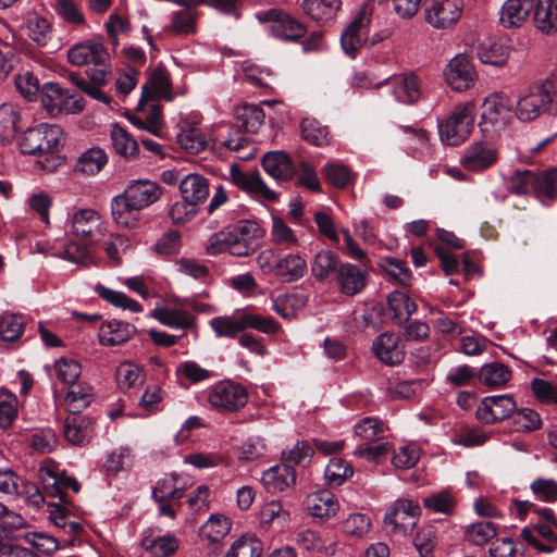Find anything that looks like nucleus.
Returning <instances> with one entry per match:
<instances>
[{"instance_id":"nucleus-1","label":"nucleus","mask_w":557,"mask_h":557,"mask_svg":"<svg viewBox=\"0 0 557 557\" xmlns=\"http://www.w3.org/2000/svg\"><path fill=\"white\" fill-rule=\"evenodd\" d=\"M163 195V188L148 178L132 180L124 190L111 200V215L116 225L136 228L140 221V211L156 203Z\"/></svg>"},{"instance_id":"nucleus-2","label":"nucleus","mask_w":557,"mask_h":557,"mask_svg":"<svg viewBox=\"0 0 557 557\" xmlns=\"http://www.w3.org/2000/svg\"><path fill=\"white\" fill-rule=\"evenodd\" d=\"M545 113H557V78L535 81L521 90L513 107V115L522 123L537 120Z\"/></svg>"},{"instance_id":"nucleus-3","label":"nucleus","mask_w":557,"mask_h":557,"mask_svg":"<svg viewBox=\"0 0 557 557\" xmlns=\"http://www.w3.org/2000/svg\"><path fill=\"white\" fill-rule=\"evenodd\" d=\"M67 59L76 66L91 65L86 74L90 81L98 85H106L111 74L109 53L103 45L95 40H87L73 46L67 51Z\"/></svg>"},{"instance_id":"nucleus-4","label":"nucleus","mask_w":557,"mask_h":557,"mask_svg":"<svg viewBox=\"0 0 557 557\" xmlns=\"http://www.w3.org/2000/svg\"><path fill=\"white\" fill-rule=\"evenodd\" d=\"M475 113L474 101L457 104L447 119L438 125L441 140L448 146H458L463 143L473 129Z\"/></svg>"},{"instance_id":"nucleus-5","label":"nucleus","mask_w":557,"mask_h":557,"mask_svg":"<svg viewBox=\"0 0 557 557\" xmlns=\"http://www.w3.org/2000/svg\"><path fill=\"white\" fill-rule=\"evenodd\" d=\"M207 399L212 409L221 413H232L246 406L248 392L239 383L223 380L208 388Z\"/></svg>"},{"instance_id":"nucleus-6","label":"nucleus","mask_w":557,"mask_h":557,"mask_svg":"<svg viewBox=\"0 0 557 557\" xmlns=\"http://www.w3.org/2000/svg\"><path fill=\"white\" fill-rule=\"evenodd\" d=\"M513 116V106L504 92H492L483 99L479 126L484 133L504 128Z\"/></svg>"},{"instance_id":"nucleus-7","label":"nucleus","mask_w":557,"mask_h":557,"mask_svg":"<svg viewBox=\"0 0 557 557\" xmlns=\"http://www.w3.org/2000/svg\"><path fill=\"white\" fill-rule=\"evenodd\" d=\"M63 131L54 124H39L28 128L20 141L24 154H44L52 152L61 143Z\"/></svg>"},{"instance_id":"nucleus-8","label":"nucleus","mask_w":557,"mask_h":557,"mask_svg":"<svg viewBox=\"0 0 557 557\" xmlns=\"http://www.w3.org/2000/svg\"><path fill=\"white\" fill-rule=\"evenodd\" d=\"M41 104L51 116L60 114H77L85 108L83 97L71 94L59 84L46 83L41 88Z\"/></svg>"},{"instance_id":"nucleus-9","label":"nucleus","mask_w":557,"mask_h":557,"mask_svg":"<svg viewBox=\"0 0 557 557\" xmlns=\"http://www.w3.org/2000/svg\"><path fill=\"white\" fill-rule=\"evenodd\" d=\"M67 222L71 226V234L85 243H98L106 234V222L94 209L74 210L69 213Z\"/></svg>"},{"instance_id":"nucleus-10","label":"nucleus","mask_w":557,"mask_h":557,"mask_svg":"<svg viewBox=\"0 0 557 557\" xmlns=\"http://www.w3.org/2000/svg\"><path fill=\"white\" fill-rule=\"evenodd\" d=\"M466 45L476 51L478 59L488 65L504 66L512 50L511 37H470Z\"/></svg>"},{"instance_id":"nucleus-11","label":"nucleus","mask_w":557,"mask_h":557,"mask_svg":"<svg viewBox=\"0 0 557 557\" xmlns=\"http://www.w3.org/2000/svg\"><path fill=\"white\" fill-rule=\"evenodd\" d=\"M420 507L410 499L395 500L384 516V524L395 535L410 534L418 521Z\"/></svg>"},{"instance_id":"nucleus-12","label":"nucleus","mask_w":557,"mask_h":557,"mask_svg":"<svg viewBox=\"0 0 557 557\" xmlns=\"http://www.w3.org/2000/svg\"><path fill=\"white\" fill-rule=\"evenodd\" d=\"M255 16L263 26V30L272 33V35H287L288 33L306 35L308 33V28L301 21L280 8L259 11Z\"/></svg>"},{"instance_id":"nucleus-13","label":"nucleus","mask_w":557,"mask_h":557,"mask_svg":"<svg viewBox=\"0 0 557 557\" xmlns=\"http://www.w3.org/2000/svg\"><path fill=\"white\" fill-rule=\"evenodd\" d=\"M446 84L457 92H463L474 87L478 73L470 58L458 53L449 60L443 72Z\"/></svg>"},{"instance_id":"nucleus-14","label":"nucleus","mask_w":557,"mask_h":557,"mask_svg":"<svg viewBox=\"0 0 557 557\" xmlns=\"http://www.w3.org/2000/svg\"><path fill=\"white\" fill-rule=\"evenodd\" d=\"M231 238V255L246 257L253 253L260 244L262 231L255 221H239L228 226Z\"/></svg>"},{"instance_id":"nucleus-15","label":"nucleus","mask_w":557,"mask_h":557,"mask_svg":"<svg viewBox=\"0 0 557 557\" xmlns=\"http://www.w3.org/2000/svg\"><path fill=\"white\" fill-rule=\"evenodd\" d=\"M517 411V403L510 394L484 397L479 404L475 416L486 424L508 419Z\"/></svg>"},{"instance_id":"nucleus-16","label":"nucleus","mask_w":557,"mask_h":557,"mask_svg":"<svg viewBox=\"0 0 557 557\" xmlns=\"http://www.w3.org/2000/svg\"><path fill=\"white\" fill-rule=\"evenodd\" d=\"M463 0H429L426 22L438 29H448L461 17Z\"/></svg>"},{"instance_id":"nucleus-17","label":"nucleus","mask_w":557,"mask_h":557,"mask_svg":"<svg viewBox=\"0 0 557 557\" xmlns=\"http://www.w3.org/2000/svg\"><path fill=\"white\" fill-rule=\"evenodd\" d=\"M230 178L237 187L253 198L269 201H274L277 198L276 193L267 186L258 171L243 172L236 164H232Z\"/></svg>"},{"instance_id":"nucleus-18","label":"nucleus","mask_w":557,"mask_h":557,"mask_svg":"<svg viewBox=\"0 0 557 557\" xmlns=\"http://www.w3.org/2000/svg\"><path fill=\"white\" fill-rule=\"evenodd\" d=\"M497 160V151L490 143L479 141L470 145L463 152L460 163L463 169L481 172L492 166Z\"/></svg>"},{"instance_id":"nucleus-19","label":"nucleus","mask_w":557,"mask_h":557,"mask_svg":"<svg viewBox=\"0 0 557 557\" xmlns=\"http://www.w3.org/2000/svg\"><path fill=\"white\" fill-rule=\"evenodd\" d=\"M367 272L357 264L343 263L336 272V283L346 296L359 294L366 286Z\"/></svg>"},{"instance_id":"nucleus-20","label":"nucleus","mask_w":557,"mask_h":557,"mask_svg":"<svg viewBox=\"0 0 557 557\" xmlns=\"http://www.w3.org/2000/svg\"><path fill=\"white\" fill-rule=\"evenodd\" d=\"M305 503L308 513L322 520L334 517L339 508L335 495L327 490L309 494Z\"/></svg>"},{"instance_id":"nucleus-21","label":"nucleus","mask_w":557,"mask_h":557,"mask_svg":"<svg viewBox=\"0 0 557 557\" xmlns=\"http://www.w3.org/2000/svg\"><path fill=\"white\" fill-rule=\"evenodd\" d=\"M92 420L88 417L70 413L64 422V437L75 446L88 444L92 437Z\"/></svg>"},{"instance_id":"nucleus-22","label":"nucleus","mask_w":557,"mask_h":557,"mask_svg":"<svg viewBox=\"0 0 557 557\" xmlns=\"http://www.w3.org/2000/svg\"><path fill=\"white\" fill-rule=\"evenodd\" d=\"M261 482L270 493L283 492L295 484L296 472L289 465H275L262 473Z\"/></svg>"},{"instance_id":"nucleus-23","label":"nucleus","mask_w":557,"mask_h":557,"mask_svg":"<svg viewBox=\"0 0 557 557\" xmlns=\"http://www.w3.org/2000/svg\"><path fill=\"white\" fill-rule=\"evenodd\" d=\"M156 99H164L166 101L173 100L170 78L163 71H153L151 73L149 79L141 88L139 106L143 104V101L149 102L154 101Z\"/></svg>"},{"instance_id":"nucleus-24","label":"nucleus","mask_w":557,"mask_h":557,"mask_svg":"<svg viewBox=\"0 0 557 557\" xmlns=\"http://www.w3.org/2000/svg\"><path fill=\"white\" fill-rule=\"evenodd\" d=\"M375 356L387 366H395L403 361L404 351L398 345V337L392 333H383L373 342Z\"/></svg>"},{"instance_id":"nucleus-25","label":"nucleus","mask_w":557,"mask_h":557,"mask_svg":"<svg viewBox=\"0 0 557 557\" xmlns=\"http://www.w3.org/2000/svg\"><path fill=\"white\" fill-rule=\"evenodd\" d=\"M533 0H507L500 11V24L509 29L520 27L529 17Z\"/></svg>"},{"instance_id":"nucleus-26","label":"nucleus","mask_w":557,"mask_h":557,"mask_svg":"<svg viewBox=\"0 0 557 557\" xmlns=\"http://www.w3.org/2000/svg\"><path fill=\"white\" fill-rule=\"evenodd\" d=\"M135 332V326L127 322L110 320L101 324L98 337L102 345L115 346L127 342Z\"/></svg>"},{"instance_id":"nucleus-27","label":"nucleus","mask_w":557,"mask_h":557,"mask_svg":"<svg viewBox=\"0 0 557 557\" xmlns=\"http://www.w3.org/2000/svg\"><path fill=\"white\" fill-rule=\"evenodd\" d=\"M264 171L274 180L288 181L294 175V166L287 153L278 150L269 151L262 158Z\"/></svg>"},{"instance_id":"nucleus-28","label":"nucleus","mask_w":557,"mask_h":557,"mask_svg":"<svg viewBox=\"0 0 557 557\" xmlns=\"http://www.w3.org/2000/svg\"><path fill=\"white\" fill-rule=\"evenodd\" d=\"M208 180L197 173L187 174L180 181V191L183 199L195 206L202 203L209 196Z\"/></svg>"},{"instance_id":"nucleus-29","label":"nucleus","mask_w":557,"mask_h":557,"mask_svg":"<svg viewBox=\"0 0 557 557\" xmlns=\"http://www.w3.org/2000/svg\"><path fill=\"white\" fill-rule=\"evenodd\" d=\"M341 5V0H302V9L307 16L320 25L332 22Z\"/></svg>"},{"instance_id":"nucleus-30","label":"nucleus","mask_w":557,"mask_h":557,"mask_svg":"<svg viewBox=\"0 0 557 557\" xmlns=\"http://www.w3.org/2000/svg\"><path fill=\"white\" fill-rule=\"evenodd\" d=\"M511 370L506 364L498 361L483 364L478 373L480 383L490 389L505 387L511 380Z\"/></svg>"},{"instance_id":"nucleus-31","label":"nucleus","mask_w":557,"mask_h":557,"mask_svg":"<svg viewBox=\"0 0 557 557\" xmlns=\"http://www.w3.org/2000/svg\"><path fill=\"white\" fill-rule=\"evenodd\" d=\"M388 314L397 325L406 323L417 310V305L410 297L399 290L392 292L387 297Z\"/></svg>"},{"instance_id":"nucleus-32","label":"nucleus","mask_w":557,"mask_h":557,"mask_svg":"<svg viewBox=\"0 0 557 557\" xmlns=\"http://www.w3.org/2000/svg\"><path fill=\"white\" fill-rule=\"evenodd\" d=\"M149 317L168 327L177 330H186L193 326L195 321L191 313L181 308H156Z\"/></svg>"},{"instance_id":"nucleus-33","label":"nucleus","mask_w":557,"mask_h":557,"mask_svg":"<svg viewBox=\"0 0 557 557\" xmlns=\"http://www.w3.org/2000/svg\"><path fill=\"white\" fill-rule=\"evenodd\" d=\"M307 272V262L298 253H288L275 263V275L283 282H295Z\"/></svg>"},{"instance_id":"nucleus-34","label":"nucleus","mask_w":557,"mask_h":557,"mask_svg":"<svg viewBox=\"0 0 557 557\" xmlns=\"http://www.w3.org/2000/svg\"><path fill=\"white\" fill-rule=\"evenodd\" d=\"M94 400L91 387L84 382H76L66 386L64 405L70 413H79Z\"/></svg>"},{"instance_id":"nucleus-35","label":"nucleus","mask_w":557,"mask_h":557,"mask_svg":"<svg viewBox=\"0 0 557 557\" xmlns=\"http://www.w3.org/2000/svg\"><path fill=\"white\" fill-rule=\"evenodd\" d=\"M533 20L539 32L557 33V1L537 0Z\"/></svg>"},{"instance_id":"nucleus-36","label":"nucleus","mask_w":557,"mask_h":557,"mask_svg":"<svg viewBox=\"0 0 557 557\" xmlns=\"http://www.w3.org/2000/svg\"><path fill=\"white\" fill-rule=\"evenodd\" d=\"M400 144L408 154L413 157L423 156L429 150L428 133L422 128H413L410 126H401Z\"/></svg>"},{"instance_id":"nucleus-37","label":"nucleus","mask_w":557,"mask_h":557,"mask_svg":"<svg viewBox=\"0 0 557 557\" xmlns=\"http://www.w3.org/2000/svg\"><path fill=\"white\" fill-rule=\"evenodd\" d=\"M533 193L546 203L557 198V169H550L541 173H534Z\"/></svg>"},{"instance_id":"nucleus-38","label":"nucleus","mask_w":557,"mask_h":557,"mask_svg":"<svg viewBox=\"0 0 557 557\" xmlns=\"http://www.w3.org/2000/svg\"><path fill=\"white\" fill-rule=\"evenodd\" d=\"M107 162L106 151L99 147H92L78 157L75 171L86 175H95L102 170Z\"/></svg>"},{"instance_id":"nucleus-39","label":"nucleus","mask_w":557,"mask_h":557,"mask_svg":"<svg viewBox=\"0 0 557 557\" xmlns=\"http://www.w3.org/2000/svg\"><path fill=\"white\" fill-rule=\"evenodd\" d=\"M112 147L120 156L131 159L135 158L139 152L138 143L129 133L119 124L112 125L110 132Z\"/></svg>"},{"instance_id":"nucleus-40","label":"nucleus","mask_w":557,"mask_h":557,"mask_svg":"<svg viewBox=\"0 0 557 557\" xmlns=\"http://www.w3.org/2000/svg\"><path fill=\"white\" fill-rule=\"evenodd\" d=\"M231 521L223 515H212L200 528L199 534L210 543H218L231 530Z\"/></svg>"},{"instance_id":"nucleus-41","label":"nucleus","mask_w":557,"mask_h":557,"mask_svg":"<svg viewBox=\"0 0 557 557\" xmlns=\"http://www.w3.org/2000/svg\"><path fill=\"white\" fill-rule=\"evenodd\" d=\"M20 109L13 103H3L0 107V139L11 140L20 128Z\"/></svg>"},{"instance_id":"nucleus-42","label":"nucleus","mask_w":557,"mask_h":557,"mask_svg":"<svg viewBox=\"0 0 557 557\" xmlns=\"http://www.w3.org/2000/svg\"><path fill=\"white\" fill-rule=\"evenodd\" d=\"M210 326L218 337H236L244 329L243 313L215 317Z\"/></svg>"},{"instance_id":"nucleus-43","label":"nucleus","mask_w":557,"mask_h":557,"mask_svg":"<svg viewBox=\"0 0 557 557\" xmlns=\"http://www.w3.org/2000/svg\"><path fill=\"white\" fill-rule=\"evenodd\" d=\"M94 290L103 300L108 301L109 304L117 308L128 310L135 313L143 311V306L138 301L129 298L127 295L121 292L111 289L101 284L95 285Z\"/></svg>"},{"instance_id":"nucleus-44","label":"nucleus","mask_w":557,"mask_h":557,"mask_svg":"<svg viewBox=\"0 0 557 557\" xmlns=\"http://www.w3.org/2000/svg\"><path fill=\"white\" fill-rule=\"evenodd\" d=\"M395 99L398 102L410 104L420 97L418 79L413 74H407L395 79L393 89Z\"/></svg>"},{"instance_id":"nucleus-45","label":"nucleus","mask_w":557,"mask_h":557,"mask_svg":"<svg viewBox=\"0 0 557 557\" xmlns=\"http://www.w3.org/2000/svg\"><path fill=\"white\" fill-rule=\"evenodd\" d=\"M306 299L299 294H284L273 299L272 309L283 319L295 317L296 312L304 308Z\"/></svg>"},{"instance_id":"nucleus-46","label":"nucleus","mask_w":557,"mask_h":557,"mask_svg":"<svg viewBox=\"0 0 557 557\" xmlns=\"http://www.w3.org/2000/svg\"><path fill=\"white\" fill-rule=\"evenodd\" d=\"M497 530L494 523L488 521L474 522L467 525L465 530L466 540L476 546H483L495 539Z\"/></svg>"},{"instance_id":"nucleus-47","label":"nucleus","mask_w":557,"mask_h":557,"mask_svg":"<svg viewBox=\"0 0 557 557\" xmlns=\"http://www.w3.org/2000/svg\"><path fill=\"white\" fill-rule=\"evenodd\" d=\"M53 256L83 267L96 264L95 257L89 248L75 242H70L62 251L53 253Z\"/></svg>"},{"instance_id":"nucleus-48","label":"nucleus","mask_w":557,"mask_h":557,"mask_svg":"<svg viewBox=\"0 0 557 557\" xmlns=\"http://www.w3.org/2000/svg\"><path fill=\"white\" fill-rule=\"evenodd\" d=\"M40 476L45 484L46 494L62 499V486L74 492L79 491V483L74 478L58 480L49 469H40Z\"/></svg>"},{"instance_id":"nucleus-49","label":"nucleus","mask_w":557,"mask_h":557,"mask_svg":"<svg viewBox=\"0 0 557 557\" xmlns=\"http://www.w3.org/2000/svg\"><path fill=\"white\" fill-rule=\"evenodd\" d=\"M24 318L20 314L2 313L0 315V339L3 342H14L18 339L24 332Z\"/></svg>"},{"instance_id":"nucleus-50","label":"nucleus","mask_w":557,"mask_h":557,"mask_svg":"<svg viewBox=\"0 0 557 557\" xmlns=\"http://www.w3.org/2000/svg\"><path fill=\"white\" fill-rule=\"evenodd\" d=\"M20 401L15 394L0 389V426L2 429L10 428L18 413Z\"/></svg>"},{"instance_id":"nucleus-51","label":"nucleus","mask_w":557,"mask_h":557,"mask_svg":"<svg viewBox=\"0 0 557 557\" xmlns=\"http://www.w3.org/2000/svg\"><path fill=\"white\" fill-rule=\"evenodd\" d=\"M261 542L252 535H244L232 544L226 557H261Z\"/></svg>"},{"instance_id":"nucleus-52","label":"nucleus","mask_w":557,"mask_h":557,"mask_svg":"<svg viewBox=\"0 0 557 557\" xmlns=\"http://www.w3.org/2000/svg\"><path fill=\"white\" fill-rule=\"evenodd\" d=\"M354 471L350 465L341 458L330 459L325 467L324 478L329 485L339 486L345 480L352 475Z\"/></svg>"},{"instance_id":"nucleus-53","label":"nucleus","mask_w":557,"mask_h":557,"mask_svg":"<svg viewBox=\"0 0 557 557\" xmlns=\"http://www.w3.org/2000/svg\"><path fill=\"white\" fill-rule=\"evenodd\" d=\"M263 110L256 104H244L237 112L242 127L248 133H256L264 122Z\"/></svg>"},{"instance_id":"nucleus-54","label":"nucleus","mask_w":557,"mask_h":557,"mask_svg":"<svg viewBox=\"0 0 557 557\" xmlns=\"http://www.w3.org/2000/svg\"><path fill=\"white\" fill-rule=\"evenodd\" d=\"M176 475L169 474L159 480L152 491V497L157 503H164L172 498H181L183 496V488L176 484Z\"/></svg>"},{"instance_id":"nucleus-55","label":"nucleus","mask_w":557,"mask_h":557,"mask_svg":"<svg viewBox=\"0 0 557 557\" xmlns=\"http://www.w3.org/2000/svg\"><path fill=\"white\" fill-rule=\"evenodd\" d=\"M57 379L65 386L78 382L82 373L81 364L71 358H60L54 362Z\"/></svg>"},{"instance_id":"nucleus-56","label":"nucleus","mask_w":557,"mask_h":557,"mask_svg":"<svg viewBox=\"0 0 557 557\" xmlns=\"http://www.w3.org/2000/svg\"><path fill=\"white\" fill-rule=\"evenodd\" d=\"M221 145L228 150L236 152L237 158L240 160H250L256 153L253 144H251L239 131H235V133L227 139L221 141Z\"/></svg>"},{"instance_id":"nucleus-57","label":"nucleus","mask_w":557,"mask_h":557,"mask_svg":"<svg viewBox=\"0 0 557 557\" xmlns=\"http://www.w3.org/2000/svg\"><path fill=\"white\" fill-rule=\"evenodd\" d=\"M322 172L324 177L338 188L346 187L352 181V173L349 168L338 161L326 163Z\"/></svg>"},{"instance_id":"nucleus-58","label":"nucleus","mask_w":557,"mask_h":557,"mask_svg":"<svg viewBox=\"0 0 557 557\" xmlns=\"http://www.w3.org/2000/svg\"><path fill=\"white\" fill-rule=\"evenodd\" d=\"M301 135L306 141L314 146L322 147L329 144L326 127L313 119H304L301 121Z\"/></svg>"},{"instance_id":"nucleus-59","label":"nucleus","mask_w":557,"mask_h":557,"mask_svg":"<svg viewBox=\"0 0 557 557\" xmlns=\"http://www.w3.org/2000/svg\"><path fill=\"white\" fill-rule=\"evenodd\" d=\"M337 256L330 250L319 251L311 264L313 276L318 281H324L337 265Z\"/></svg>"},{"instance_id":"nucleus-60","label":"nucleus","mask_w":557,"mask_h":557,"mask_svg":"<svg viewBox=\"0 0 557 557\" xmlns=\"http://www.w3.org/2000/svg\"><path fill=\"white\" fill-rule=\"evenodd\" d=\"M537 513L541 520L535 525V531L547 542L557 545V518L553 509L542 508L537 510Z\"/></svg>"},{"instance_id":"nucleus-61","label":"nucleus","mask_w":557,"mask_h":557,"mask_svg":"<svg viewBox=\"0 0 557 557\" xmlns=\"http://www.w3.org/2000/svg\"><path fill=\"white\" fill-rule=\"evenodd\" d=\"M381 268L396 282L404 286H410L412 274L406 263L396 258L387 257L382 259Z\"/></svg>"},{"instance_id":"nucleus-62","label":"nucleus","mask_w":557,"mask_h":557,"mask_svg":"<svg viewBox=\"0 0 557 557\" xmlns=\"http://www.w3.org/2000/svg\"><path fill=\"white\" fill-rule=\"evenodd\" d=\"M132 460L133 455L128 447H119L113 449L106 458V471L109 474H116L129 468Z\"/></svg>"},{"instance_id":"nucleus-63","label":"nucleus","mask_w":557,"mask_h":557,"mask_svg":"<svg viewBox=\"0 0 557 557\" xmlns=\"http://www.w3.org/2000/svg\"><path fill=\"white\" fill-rule=\"evenodd\" d=\"M384 430V422L374 417H366L354 426L355 434L369 442L379 440Z\"/></svg>"},{"instance_id":"nucleus-64","label":"nucleus","mask_w":557,"mask_h":557,"mask_svg":"<svg viewBox=\"0 0 557 557\" xmlns=\"http://www.w3.org/2000/svg\"><path fill=\"white\" fill-rule=\"evenodd\" d=\"M423 505L433 512L450 515L455 508V499L449 492L441 491L424 497Z\"/></svg>"}]
</instances>
